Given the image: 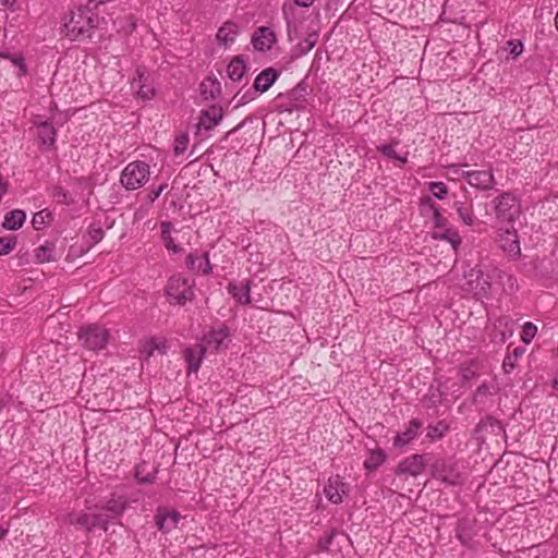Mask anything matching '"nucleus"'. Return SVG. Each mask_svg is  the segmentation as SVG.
<instances>
[{
	"label": "nucleus",
	"instance_id": "nucleus-1",
	"mask_svg": "<svg viewBox=\"0 0 558 558\" xmlns=\"http://www.w3.org/2000/svg\"><path fill=\"white\" fill-rule=\"evenodd\" d=\"M97 24V16L87 8L78 7L72 11L69 21L64 24L65 35L71 40L89 37L90 31Z\"/></svg>",
	"mask_w": 558,
	"mask_h": 558
},
{
	"label": "nucleus",
	"instance_id": "nucleus-2",
	"mask_svg": "<svg viewBox=\"0 0 558 558\" xmlns=\"http://www.w3.org/2000/svg\"><path fill=\"white\" fill-rule=\"evenodd\" d=\"M493 205L499 223L512 225L521 215L520 201L511 192H502L493 201Z\"/></svg>",
	"mask_w": 558,
	"mask_h": 558
},
{
	"label": "nucleus",
	"instance_id": "nucleus-3",
	"mask_svg": "<svg viewBox=\"0 0 558 558\" xmlns=\"http://www.w3.org/2000/svg\"><path fill=\"white\" fill-rule=\"evenodd\" d=\"M150 177V167L144 161H132L121 172L120 182L129 191H134L145 185Z\"/></svg>",
	"mask_w": 558,
	"mask_h": 558
},
{
	"label": "nucleus",
	"instance_id": "nucleus-4",
	"mask_svg": "<svg viewBox=\"0 0 558 558\" xmlns=\"http://www.w3.org/2000/svg\"><path fill=\"white\" fill-rule=\"evenodd\" d=\"M461 287L464 292L476 299L487 298L492 290V280L481 268L474 267L464 274V282Z\"/></svg>",
	"mask_w": 558,
	"mask_h": 558
},
{
	"label": "nucleus",
	"instance_id": "nucleus-5",
	"mask_svg": "<svg viewBox=\"0 0 558 558\" xmlns=\"http://www.w3.org/2000/svg\"><path fill=\"white\" fill-rule=\"evenodd\" d=\"M166 293L170 299V302L179 305H184L187 301H191L194 298L192 283L180 275L172 276L168 280Z\"/></svg>",
	"mask_w": 558,
	"mask_h": 558
},
{
	"label": "nucleus",
	"instance_id": "nucleus-6",
	"mask_svg": "<svg viewBox=\"0 0 558 558\" xmlns=\"http://www.w3.org/2000/svg\"><path fill=\"white\" fill-rule=\"evenodd\" d=\"M433 476L448 485H460L464 481L461 465L451 460H439L433 466Z\"/></svg>",
	"mask_w": 558,
	"mask_h": 558
},
{
	"label": "nucleus",
	"instance_id": "nucleus-7",
	"mask_svg": "<svg viewBox=\"0 0 558 558\" xmlns=\"http://www.w3.org/2000/svg\"><path fill=\"white\" fill-rule=\"evenodd\" d=\"M78 339L86 349L98 351L106 348L109 339V332L106 328L99 325H88L80 329Z\"/></svg>",
	"mask_w": 558,
	"mask_h": 558
},
{
	"label": "nucleus",
	"instance_id": "nucleus-8",
	"mask_svg": "<svg viewBox=\"0 0 558 558\" xmlns=\"http://www.w3.org/2000/svg\"><path fill=\"white\" fill-rule=\"evenodd\" d=\"M69 523L85 529L87 532H92L98 527L104 531L108 530V520L105 514H89L85 512H71L68 515Z\"/></svg>",
	"mask_w": 558,
	"mask_h": 558
},
{
	"label": "nucleus",
	"instance_id": "nucleus-9",
	"mask_svg": "<svg viewBox=\"0 0 558 558\" xmlns=\"http://www.w3.org/2000/svg\"><path fill=\"white\" fill-rule=\"evenodd\" d=\"M426 203L428 204L429 208L433 210V222L435 229H438L439 231L434 232L435 239H442L447 240L452 244L454 248L460 244V238L458 233L451 229H447V219L439 213V209L434 206V204L430 203V199H427Z\"/></svg>",
	"mask_w": 558,
	"mask_h": 558
},
{
	"label": "nucleus",
	"instance_id": "nucleus-10",
	"mask_svg": "<svg viewBox=\"0 0 558 558\" xmlns=\"http://www.w3.org/2000/svg\"><path fill=\"white\" fill-rule=\"evenodd\" d=\"M229 336L227 327L210 329L206 335H204L201 345L205 352H218L228 347Z\"/></svg>",
	"mask_w": 558,
	"mask_h": 558
},
{
	"label": "nucleus",
	"instance_id": "nucleus-11",
	"mask_svg": "<svg viewBox=\"0 0 558 558\" xmlns=\"http://www.w3.org/2000/svg\"><path fill=\"white\" fill-rule=\"evenodd\" d=\"M131 88L137 98L149 100L155 96V88L150 83L149 74L142 68L136 69V76L131 83Z\"/></svg>",
	"mask_w": 558,
	"mask_h": 558
},
{
	"label": "nucleus",
	"instance_id": "nucleus-12",
	"mask_svg": "<svg viewBox=\"0 0 558 558\" xmlns=\"http://www.w3.org/2000/svg\"><path fill=\"white\" fill-rule=\"evenodd\" d=\"M461 177L465 179L471 186L481 191H488L495 185V177L490 170L462 171Z\"/></svg>",
	"mask_w": 558,
	"mask_h": 558
},
{
	"label": "nucleus",
	"instance_id": "nucleus-13",
	"mask_svg": "<svg viewBox=\"0 0 558 558\" xmlns=\"http://www.w3.org/2000/svg\"><path fill=\"white\" fill-rule=\"evenodd\" d=\"M499 231V244L501 250L511 258H519L521 255V247L517 230L511 228L505 230L500 229Z\"/></svg>",
	"mask_w": 558,
	"mask_h": 558
},
{
	"label": "nucleus",
	"instance_id": "nucleus-14",
	"mask_svg": "<svg viewBox=\"0 0 558 558\" xmlns=\"http://www.w3.org/2000/svg\"><path fill=\"white\" fill-rule=\"evenodd\" d=\"M427 461L426 454H412L399 463L397 474L417 476L424 471Z\"/></svg>",
	"mask_w": 558,
	"mask_h": 558
},
{
	"label": "nucleus",
	"instance_id": "nucleus-15",
	"mask_svg": "<svg viewBox=\"0 0 558 558\" xmlns=\"http://www.w3.org/2000/svg\"><path fill=\"white\" fill-rule=\"evenodd\" d=\"M222 108L217 105H211L207 109L202 110L197 123L198 131H210L215 129L222 120Z\"/></svg>",
	"mask_w": 558,
	"mask_h": 558
},
{
	"label": "nucleus",
	"instance_id": "nucleus-16",
	"mask_svg": "<svg viewBox=\"0 0 558 558\" xmlns=\"http://www.w3.org/2000/svg\"><path fill=\"white\" fill-rule=\"evenodd\" d=\"M324 492L329 501L332 504H340L342 502L343 496L349 493V485L343 482L339 475H336L328 480Z\"/></svg>",
	"mask_w": 558,
	"mask_h": 558
},
{
	"label": "nucleus",
	"instance_id": "nucleus-17",
	"mask_svg": "<svg viewBox=\"0 0 558 558\" xmlns=\"http://www.w3.org/2000/svg\"><path fill=\"white\" fill-rule=\"evenodd\" d=\"M276 41V34L270 27H258L252 36V45L258 51L269 50Z\"/></svg>",
	"mask_w": 558,
	"mask_h": 558
},
{
	"label": "nucleus",
	"instance_id": "nucleus-18",
	"mask_svg": "<svg viewBox=\"0 0 558 558\" xmlns=\"http://www.w3.org/2000/svg\"><path fill=\"white\" fill-rule=\"evenodd\" d=\"M168 350V342L165 338L151 337L141 342L140 353L145 360H148L155 352L165 354Z\"/></svg>",
	"mask_w": 558,
	"mask_h": 558
},
{
	"label": "nucleus",
	"instance_id": "nucleus-19",
	"mask_svg": "<svg viewBox=\"0 0 558 558\" xmlns=\"http://www.w3.org/2000/svg\"><path fill=\"white\" fill-rule=\"evenodd\" d=\"M229 293L233 296V299L243 305H248L251 303V282L250 280H243L239 282H230L228 286Z\"/></svg>",
	"mask_w": 558,
	"mask_h": 558
},
{
	"label": "nucleus",
	"instance_id": "nucleus-20",
	"mask_svg": "<svg viewBox=\"0 0 558 558\" xmlns=\"http://www.w3.org/2000/svg\"><path fill=\"white\" fill-rule=\"evenodd\" d=\"M181 515L175 510L159 509L156 515L158 529L162 532H169L179 523Z\"/></svg>",
	"mask_w": 558,
	"mask_h": 558
},
{
	"label": "nucleus",
	"instance_id": "nucleus-21",
	"mask_svg": "<svg viewBox=\"0 0 558 558\" xmlns=\"http://www.w3.org/2000/svg\"><path fill=\"white\" fill-rule=\"evenodd\" d=\"M278 76L279 72L277 70L267 68L255 77L253 88L260 94L265 93L271 87Z\"/></svg>",
	"mask_w": 558,
	"mask_h": 558
},
{
	"label": "nucleus",
	"instance_id": "nucleus-22",
	"mask_svg": "<svg viewBox=\"0 0 558 558\" xmlns=\"http://www.w3.org/2000/svg\"><path fill=\"white\" fill-rule=\"evenodd\" d=\"M205 353L201 343L184 350V359L187 363L189 373H196L199 369Z\"/></svg>",
	"mask_w": 558,
	"mask_h": 558
},
{
	"label": "nucleus",
	"instance_id": "nucleus-23",
	"mask_svg": "<svg viewBox=\"0 0 558 558\" xmlns=\"http://www.w3.org/2000/svg\"><path fill=\"white\" fill-rule=\"evenodd\" d=\"M421 427L422 423L418 420H411L405 430L396 435L393 445L396 447H403L410 444L418 435Z\"/></svg>",
	"mask_w": 558,
	"mask_h": 558
},
{
	"label": "nucleus",
	"instance_id": "nucleus-24",
	"mask_svg": "<svg viewBox=\"0 0 558 558\" xmlns=\"http://www.w3.org/2000/svg\"><path fill=\"white\" fill-rule=\"evenodd\" d=\"M238 33V25L228 21L218 29L216 38L219 44L228 46L235 40Z\"/></svg>",
	"mask_w": 558,
	"mask_h": 558
},
{
	"label": "nucleus",
	"instance_id": "nucleus-25",
	"mask_svg": "<svg viewBox=\"0 0 558 558\" xmlns=\"http://www.w3.org/2000/svg\"><path fill=\"white\" fill-rule=\"evenodd\" d=\"M126 508V501L123 497H112L107 501V504L100 509L106 510L108 514H105L107 520H114L119 518Z\"/></svg>",
	"mask_w": 558,
	"mask_h": 558
},
{
	"label": "nucleus",
	"instance_id": "nucleus-26",
	"mask_svg": "<svg viewBox=\"0 0 558 558\" xmlns=\"http://www.w3.org/2000/svg\"><path fill=\"white\" fill-rule=\"evenodd\" d=\"M246 72V64L242 56L233 58L227 68V73L230 80L239 82Z\"/></svg>",
	"mask_w": 558,
	"mask_h": 558
},
{
	"label": "nucleus",
	"instance_id": "nucleus-27",
	"mask_svg": "<svg viewBox=\"0 0 558 558\" xmlns=\"http://www.w3.org/2000/svg\"><path fill=\"white\" fill-rule=\"evenodd\" d=\"M25 219H26V214L24 210L14 209V210L9 211L4 216L2 226L7 230H17L23 226Z\"/></svg>",
	"mask_w": 558,
	"mask_h": 558
},
{
	"label": "nucleus",
	"instance_id": "nucleus-28",
	"mask_svg": "<svg viewBox=\"0 0 558 558\" xmlns=\"http://www.w3.org/2000/svg\"><path fill=\"white\" fill-rule=\"evenodd\" d=\"M38 136L44 145L52 146L56 140V130L51 123L45 121L38 126Z\"/></svg>",
	"mask_w": 558,
	"mask_h": 558
},
{
	"label": "nucleus",
	"instance_id": "nucleus-29",
	"mask_svg": "<svg viewBox=\"0 0 558 558\" xmlns=\"http://www.w3.org/2000/svg\"><path fill=\"white\" fill-rule=\"evenodd\" d=\"M386 460V453L381 449L372 450L364 461L367 471H374Z\"/></svg>",
	"mask_w": 558,
	"mask_h": 558
},
{
	"label": "nucleus",
	"instance_id": "nucleus-30",
	"mask_svg": "<svg viewBox=\"0 0 558 558\" xmlns=\"http://www.w3.org/2000/svg\"><path fill=\"white\" fill-rule=\"evenodd\" d=\"M161 239L165 243V246L174 253L181 251V247L177 245L171 236L172 223L169 221L161 222Z\"/></svg>",
	"mask_w": 558,
	"mask_h": 558
},
{
	"label": "nucleus",
	"instance_id": "nucleus-31",
	"mask_svg": "<svg viewBox=\"0 0 558 558\" xmlns=\"http://www.w3.org/2000/svg\"><path fill=\"white\" fill-rule=\"evenodd\" d=\"M459 218L462 220V222L466 226H473L475 218L472 211L471 206H466L465 204L461 202H456L453 205Z\"/></svg>",
	"mask_w": 558,
	"mask_h": 558
},
{
	"label": "nucleus",
	"instance_id": "nucleus-32",
	"mask_svg": "<svg viewBox=\"0 0 558 558\" xmlns=\"http://www.w3.org/2000/svg\"><path fill=\"white\" fill-rule=\"evenodd\" d=\"M52 220V215L49 210L44 209L33 216L32 225L34 229L41 230L45 226L49 225Z\"/></svg>",
	"mask_w": 558,
	"mask_h": 558
},
{
	"label": "nucleus",
	"instance_id": "nucleus-33",
	"mask_svg": "<svg viewBox=\"0 0 558 558\" xmlns=\"http://www.w3.org/2000/svg\"><path fill=\"white\" fill-rule=\"evenodd\" d=\"M104 235H105V231H104L102 227L99 223H93L88 228V231L86 234L87 243L89 245H95L102 240Z\"/></svg>",
	"mask_w": 558,
	"mask_h": 558
},
{
	"label": "nucleus",
	"instance_id": "nucleus-34",
	"mask_svg": "<svg viewBox=\"0 0 558 558\" xmlns=\"http://www.w3.org/2000/svg\"><path fill=\"white\" fill-rule=\"evenodd\" d=\"M36 260L38 263H48L53 259V245L46 243L44 245H40L36 250L35 254Z\"/></svg>",
	"mask_w": 558,
	"mask_h": 558
},
{
	"label": "nucleus",
	"instance_id": "nucleus-35",
	"mask_svg": "<svg viewBox=\"0 0 558 558\" xmlns=\"http://www.w3.org/2000/svg\"><path fill=\"white\" fill-rule=\"evenodd\" d=\"M16 236L8 235L0 238V256L8 255L11 253L16 246Z\"/></svg>",
	"mask_w": 558,
	"mask_h": 558
},
{
	"label": "nucleus",
	"instance_id": "nucleus-36",
	"mask_svg": "<svg viewBox=\"0 0 558 558\" xmlns=\"http://www.w3.org/2000/svg\"><path fill=\"white\" fill-rule=\"evenodd\" d=\"M457 537L463 545H469L472 539V533L468 527L466 521L459 522L456 531Z\"/></svg>",
	"mask_w": 558,
	"mask_h": 558
},
{
	"label": "nucleus",
	"instance_id": "nucleus-37",
	"mask_svg": "<svg viewBox=\"0 0 558 558\" xmlns=\"http://www.w3.org/2000/svg\"><path fill=\"white\" fill-rule=\"evenodd\" d=\"M2 58L9 59L12 61L14 65H16L20 70L19 76L25 75L27 72V68L24 63V58L20 54L17 56H11L9 52H1L0 54Z\"/></svg>",
	"mask_w": 558,
	"mask_h": 558
},
{
	"label": "nucleus",
	"instance_id": "nucleus-38",
	"mask_svg": "<svg viewBox=\"0 0 558 558\" xmlns=\"http://www.w3.org/2000/svg\"><path fill=\"white\" fill-rule=\"evenodd\" d=\"M257 93L258 92H255V89L254 90L247 89L243 94L241 92H238L233 97V100L236 102L235 107H239V106H242V105H245V104L252 101L255 98Z\"/></svg>",
	"mask_w": 558,
	"mask_h": 558
},
{
	"label": "nucleus",
	"instance_id": "nucleus-39",
	"mask_svg": "<svg viewBox=\"0 0 558 558\" xmlns=\"http://www.w3.org/2000/svg\"><path fill=\"white\" fill-rule=\"evenodd\" d=\"M447 429H448V426L441 422L435 426L429 425L427 427L426 436L430 439H439L444 436V434L447 432Z\"/></svg>",
	"mask_w": 558,
	"mask_h": 558
},
{
	"label": "nucleus",
	"instance_id": "nucleus-40",
	"mask_svg": "<svg viewBox=\"0 0 558 558\" xmlns=\"http://www.w3.org/2000/svg\"><path fill=\"white\" fill-rule=\"evenodd\" d=\"M429 191L436 198L444 199L448 194V187L442 182H430Z\"/></svg>",
	"mask_w": 558,
	"mask_h": 558
},
{
	"label": "nucleus",
	"instance_id": "nucleus-41",
	"mask_svg": "<svg viewBox=\"0 0 558 558\" xmlns=\"http://www.w3.org/2000/svg\"><path fill=\"white\" fill-rule=\"evenodd\" d=\"M537 331V327L533 323H525L523 326V330L521 333V340L524 343H530L532 339L535 337Z\"/></svg>",
	"mask_w": 558,
	"mask_h": 558
},
{
	"label": "nucleus",
	"instance_id": "nucleus-42",
	"mask_svg": "<svg viewBox=\"0 0 558 558\" xmlns=\"http://www.w3.org/2000/svg\"><path fill=\"white\" fill-rule=\"evenodd\" d=\"M187 145H189V136L186 134H181V135L177 136L175 141H174V147H173L174 155L175 156L182 155L186 150Z\"/></svg>",
	"mask_w": 558,
	"mask_h": 558
},
{
	"label": "nucleus",
	"instance_id": "nucleus-43",
	"mask_svg": "<svg viewBox=\"0 0 558 558\" xmlns=\"http://www.w3.org/2000/svg\"><path fill=\"white\" fill-rule=\"evenodd\" d=\"M53 197L61 204H70L72 202V197L69 192L61 186L54 187Z\"/></svg>",
	"mask_w": 558,
	"mask_h": 558
},
{
	"label": "nucleus",
	"instance_id": "nucleus-44",
	"mask_svg": "<svg viewBox=\"0 0 558 558\" xmlns=\"http://www.w3.org/2000/svg\"><path fill=\"white\" fill-rule=\"evenodd\" d=\"M197 272L203 275H208L211 272V265L209 262L208 253H205L202 259L198 258Z\"/></svg>",
	"mask_w": 558,
	"mask_h": 558
},
{
	"label": "nucleus",
	"instance_id": "nucleus-45",
	"mask_svg": "<svg viewBox=\"0 0 558 558\" xmlns=\"http://www.w3.org/2000/svg\"><path fill=\"white\" fill-rule=\"evenodd\" d=\"M507 46L510 54H512L513 58L520 56L523 51V45L519 40H509Z\"/></svg>",
	"mask_w": 558,
	"mask_h": 558
},
{
	"label": "nucleus",
	"instance_id": "nucleus-46",
	"mask_svg": "<svg viewBox=\"0 0 558 558\" xmlns=\"http://www.w3.org/2000/svg\"><path fill=\"white\" fill-rule=\"evenodd\" d=\"M395 145L396 144H392V143L387 144V145H381L378 147V150L389 158H399V155L397 154V151L395 149Z\"/></svg>",
	"mask_w": 558,
	"mask_h": 558
},
{
	"label": "nucleus",
	"instance_id": "nucleus-47",
	"mask_svg": "<svg viewBox=\"0 0 558 558\" xmlns=\"http://www.w3.org/2000/svg\"><path fill=\"white\" fill-rule=\"evenodd\" d=\"M315 44H316V40L314 38H312V36H308L304 41H302L299 45V48L302 51V53H307L310 50L313 49Z\"/></svg>",
	"mask_w": 558,
	"mask_h": 558
},
{
	"label": "nucleus",
	"instance_id": "nucleus-48",
	"mask_svg": "<svg viewBox=\"0 0 558 558\" xmlns=\"http://www.w3.org/2000/svg\"><path fill=\"white\" fill-rule=\"evenodd\" d=\"M460 375L463 380H470L476 376V371L472 366H465L460 369Z\"/></svg>",
	"mask_w": 558,
	"mask_h": 558
},
{
	"label": "nucleus",
	"instance_id": "nucleus-49",
	"mask_svg": "<svg viewBox=\"0 0 558 558\" xmlns=\"http://www.w3.org/2000/svg\"><path fill=\"white\" fill-rule=\"evenodd\" d=\"M332 538H333V532H331L330 534H328L327 536L323 537L319 539L318 542V547L322 551H326L328 550L331 542H332Z\"/></svg>",
	"mask_w": 558,
	"mask_h": 558
},
{
	"label": "nucleus",
	"instance_id": "nucleus-50",
	"mask_svg": "<svg viewBox=\"0 0 558 558\" xmlns=\"http://www.w3.org/2000/svg\"><path fill=\"white\" fill-rule=\"evenodd\" d=\"M198 257L193 253L189 254L186 257V266L189 269L197 271Z\"/></svg>",
	"mask_w": 558,
	"mask_h": 558
},
{
	"label": "nucleus",
	"instance_id": "nucleus-51",
	"mask_svg": "<svg viewBox=\"0 0 558 558\" xmlns=\"http://www.w3.org/2000/svg\"><path fill=\"white\" fill-rule=\"evenodd\" d=\"M167 187V184H161L158 189L156 190H153L149 194H148V199L150 203L155 202L159 196L160 194L163 192V190Z\"/></svg>",
	"mask_w": 558,
	"mask_h": 558
},
{
	"label": "nucleus",
	"instance_id": "nucleus-52",
	"mask_svg": "<svg viewBox=\"0 0 558 558\" xmlns=\"http://www.w3.org/2000/svg\"><path fill=\"white\" fill-rule=\"evenodd\" d=\"M487 393H488V386L486 384H482L481 386L477 387L475 396L476 397L485 396Z\"/></svg>",
	"mask_w": 558,
	"mask_h": 558
},
{
	"label": "nucleus",
	"instance_id": "nucleus-53",
	"mask_svg": "<svg viewBox=\"0 0 558 558\" xmlns=\"http://www.w3.org/2000/svg\"><path fill=\"white\" fill-rule=\"evenodd\" d=\"M293 1L298 7L308 8L314 3L315 0H293Z\"/></svg>",
	"mask_w": 558,
	"mask_h": 558
},
{
	"label": "nucleus",
	"instance_id": "nucleus-54",
	"mask_svg": "<svg viewBox=\"0 0 558 558\" xmlns=\"http://www.w3.org/2000/svg\"><path fill=\"white\" fill-rule=\"evenodd\" d=\"M508 365H509L510 367H513V366H514L511 355H508V356L505 359V361H504V366L506 367V366H508Z\"/></svg>",
	"mask_w": 558,
	"mask_h": 558
},
{
	"label": "nucleus",
	"instance_id": "nucleus-55",
	"mask_svg": "<svg viewBox=\"0 0 558 558\" xmlns=\"http://www.w3.org/2000/svg\"><path fill=\"white\" fill-rule=\"evenodd\" d=\"M9 532V527L0 525V541L3 539Z\"/></svg>",
	"mask_w": 558,
	"mask_h": 558
},
{
	"label": "nucleus",
	"instance_id": "nucleus-56",
	"mask_svg": "<svg viewBox=\"0 0 558 558\" xmlns=\"http://www.w3.org/2000/svg\"><path fill=\"white\" fill-rule=\"evenodd\" d=\"M523 353V349H520V348H515L512 352L513 356H515V359L520 357Z\"/></svg>",
	"mask_w": 558,
	"mask_h": 558
},
{
	"label": "nucleus",
	"instance_id": "nucleus-57",
	"mask_svg": "<svg viewBox=\"0 0 558 558\" xmlns=\"http://www.w3.org/2000/svg\"><path fill=\"white\" fill-rule=\"evenodd\" d=\"M136 476H137L140 482H143V483H150L151 482V478H149V477L141 478L138 472L136 473Z\"/></svg>",
	"mask_w": 558,
	"mask_h": 558
},
{
	"label": "nucleus",
	"instance_id": "nucleus-58",
	"mask_svg": "<svg viewBox=\"0 0 558 558\" xmlns=\"http://www.w3.org/2000/svg\"><path fill=\"white\" fill-rule=\"evenodd\" d=\"M396 160H398L400 162V166L404 165L407 162V157H400L399 158H395Z\"/></svg>",
	"mask_w": 558,
	"mask_h": 558
},
{
	"label": "nucleus",
	"instance_id": "nucleus-59",
	"mask_svg": "<svg viewBox=\"0 0 558 558\" xmlns=\"http://www.w3.org/2000/svg\"><path fill=\"white\" fill-rule=\"evenodd\" d=\"M555 24H556V27L558 29V11H557V14H556V17H555Z\"/></svg>",
	"mask_w": 558,
	"mask_h": 558
},
{
	"label": "nucleus",
	"instance_id": "nucleus-60",
	"mask_svg": "<svg viewBox=\"0 0 558 558\" xmlns=\"http://www.w3.org/2000/svg\"><path fill=\"white\" fill-rule=\"evenodd\" d=\"M508 280L511 282V287L513 286L514 279L512 277H509Z\"/></svg>",
	"mask_w": 558,
	"mask_h": 558
},
{
	"label": "nucleus",
	"instance_id": "nucleus-61",
	"mask_svg": "<svg viewBox=\"0 0 558 558\" xmlns=\"http://www.w3.org/2000/svg\"><path fill=\"white\" fill-rule=\"evenodd\" d=\"M452 168L454 169V170H453V172H454V173H458V172H459V169H458V167H457V166H453Z\"/></svg>",
	"mask_w": 558,
	"mask_h": 558
},
{
	"label": "nucleus",
	"instance_id": "nucleus-62",
	"mask_svg": "<svg viewBox=\"0 0 558 558\" xmlns=\"http://www.w3.org/2000/svg\"><path fill=\"white\" fill-rule=\"evenodd\" d=\"M135 28V23H132L131 24V31H133Z\"/></svg>",
	"mask_w": 558,
	"mask_h": 558
}]
</instances>
